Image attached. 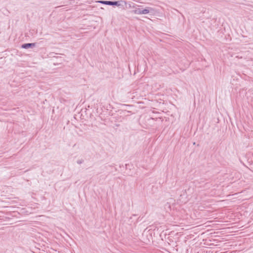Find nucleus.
Wrapping results in <instances>:
<instances>
[{
	"instance_id": "1",
	"label": "nucleus",
	"mask_w": 253,
	"mask_h": 253,
	"mask_svg": "<svg viewBox=\"0 0 253 253\" xmlns=\"http://www.w3.org/2000/svg\"><path fill=\"white\" fill-rule=\"evenodd\" d=\"M123 1L122 0H118V1H109L108 5H117V6H121L122 5Z\"/></svg>"
},
{
	"instance_id": "2",
	"label": "nucleus",
	"mask_w": 253,
	"mask_h": 253,
	"mask_svg": "<svg viewBox=\"0 0 253 253\" xmlns=\"http://www.w3.org/2000/svg\"><path fill=\"white\" fill-rule=\"evenodd\" d=\"M35 43H25L22 45V47L23 48L27 49L29 48H32L35 46Z\"/></svg>"
},
{
	"instance_id": "3",
	"label": "nucleus",
	"mask_w": 253,
	"mask_h": 253,
	"mask_svg": "<svg viewBox=\"0 0 253 253\" xmlns=\"http://www.w3.org/2000/svg\"><path fill=\"white\" fill-rule=\"evenodd\" d=\"M153 11V9L151 7H147L142 10V14H146Z\"/></svg>"
},
{
	"instance_id": "4",
	"label": "nucleus",
	"mask_w": 253,
	"mask_h": 253,
	"mask_svg": "<svg viewBox=\"0 0 253 253\" xmlns=\"http://www.w3.org/2000/svg\"><path fill=\"white\" fill-rule=\"evenodd\" d=\"M133 12L135 14L141 15L142 14V10L141 8H137L133 11Z\"/></svg>"
},
{
	"instance_id": "5",
	"label": "nucleus",
	"mask_w": 253,
	"mask_h": 253,
	"mask_svg": "<svg viewBox=\"0 0 253 253\" xmlns=\"http://www.w3.org/2000/svg\"><path fill=\"white\" fill-rule=\"evenodd\" d=\"M99 2L108 5L109 1H100Z\"/></svg>"
}]
</instances>
